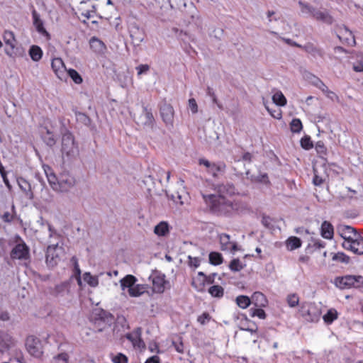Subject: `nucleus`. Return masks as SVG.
Listing matches in <instances>:
<instances>
[{"label": "nucleus", "instance_id": "obj_1", "mask_svg": "<svg viewBox=\"0 0 363 363\" xmlns=\"http://www.w3.org/2000/svg\"><path fill=\"white\" fill-rule=\"evenodd\" d=\"M203 199L210 211L218 216H230L240 208L238 201L230 200L225 196L208 194L203 196Z\"/></svg>", "mask_w": 363, "mask_h": 363}, {"label": "nucleus", "instance_id": "obj_2", "mask_svg": "<svg viewBox=\"0 0 363 363\" xmlns=\"http://www.w3.org/2000/svg\"><path fill=\"white\" fill-rule=\"evenodd\" d=\"M76 13L84 24L89 25V23L92 24L98 23L96 7L89 0L81 1L77 7Z\"/></svg>", "mask_w": 363, "mask_h": 363}, {"label": "nucleus", "instance_id": "obj_3", "mask_svg": "<svg viewBox=\"0 0 363 363\" xmlns=\"http://www.w3.org/2000/svg\"><path fill=\"white\" fill-rule=\"evenodd\" d=\"M335 286L340 289L359 288L363 285V277L355 275H345L335 279Z\"/></svg>", "mask_w": 363, "mask_h": 363}, {"label": "nucleus", "instance_id": "obj_4", "mask_svg": "<svg viewBox=\"0 0 363 363\" xmlns=\"http://www.w3.org/2000/svg\"><path fill=\"white\" fill-rule=\"evenodd\" d=\"M61 151L63 155L72 157L78 154V147L75 143L74 135L69 131L63 133L62 137Z\"/></svg>", "mask_w": 363, "mask_h": 363}, {"label": "nucleus", "instance_id": "obj_5", "mask_svg": "<svg viewBox=\"0 0 363 363\" xmlns=\"http://www.w3.org/2000/svg\"><path fill=\"white\" fill-rule=\"evenodd\" d=\"M149 279L152 282V289L155 293L162 294L164 291L166 284H168L164 274L155 271L152 273Z\"/></svg>", "mask_w": 363, "mask_h": 363}, {"label": "nucleus", "instance_id": "obj_6", "mask_svg": "<svg viewBox=\"0 0 363 363\" xmlns=\"http://www.w3.org/2000/svg\"><path fill=\"white\" fill-rule=\"evenodd\" d=\"M301 312L302 316L308 322H317L319 320L320 311L313 303H302Z\"/></svg>", "mask_w": 363, "mask_h": 363}, {"label": "nucleus", "instance_id": "obj_7", "mask_svg": "<svg viewBox=\"0 0 363 363\" xmlns=\"http://www.w3.org/2000/svg\"><path fill=\"white\" fill-rule=\"evenodd\" d=\"M49 181L51 185H52V188L54 189L59 190L60 191H68L75 184L74 178L68 174H61L57 181V184H55V182L52 183L50 179Z\"/></svg>", "mask_w": 363, "mask_h": 363}, {"label": "nucleus", "instance_id": "obj_8", "mask_svg": "<svg viewBox=\"0 0 363 363\" xmlns=\"http://www.w3.org/2000/svg\"><path fill=\"white\" fill-rule=\"evenodd\" d=\"M26 346L30 355L37 358H40L42 356V346L38 338L33 335L28 336L26 340Z\"/></svg>", "mask_w": 363, "mask_h": 363}, {"label": "nucleus", "instance_id": "obj_9", "mask_svg": "<svg viewBox=\"0 0 363 363\" xmlns=\"http://www.w3.org/2000/svg\"><path fill=\"white\" fill-rule=\"evenodd\" d=\"M29 256V247L24 242L16 245L10 253L12 259H27Z\"/></svg>", "mask_w": 363, "mask_h": 363}, {"label": "nucleus", "instance_id": "obj_10", "mask_svg": "<svg viewBox=\"0 0 363 363\" xmlns=\"http://www.w3.org/2000/svg\"><path fill=\"white\" fill-rule=\"evenodd\" d=\"M337 35L342 43L345 45L354 46L356 43L354 35L352 32L345 26H340L337 28Z\"/></svg>", "mask_w": 363, "mask_h": 363}, {"label": "nucleus", "instance_id": "obj_11", "mask_svg": "<svg viewBox=\"0 0 363 363\" xmlns=\"http://www.w3.org/2000/svg\"><path fill=\"white\" fill-rule=\"evenodd\" d=\"M342 247L357 255H363V238L359 235L351 242H344Z\"/></svg>", "mask_w": 363, "mask_h": 363}, {"label": "nucleus", "instance_id": "obj_12", "mask_svg": "<svg viewBox=\"0 0 363 363\" xmlns=\"http://www.w3.org/2000/svg\"><path fill=\"white\" fill-rule=\"evenodd\" d=\"M125 337L131 342L135 348L143 349L145 347V344L142 339L141 328H137L131 333H127Z\"/></svg>", "mask_w": 363, "mask_h": 363}, {"label": "nucleus", "instance_id": "obj_13", "mask_svg": "<svg viewBox=\"0 0 363 363\" xmlns=\"http://www.w3.org/2000/svg\"><path fill=\"white\" fill-rule=\"evenodd\" d=\"M51 67L57 78L61 80L65 79L67 69L62 58H53L51 62Z\"/></svg>", "mask_w": 363, "mask_h": 363}, {"label": "nucleus", "instance_id": "obj_14", "mask_svg": "<svg viewBox=\"0 0 363 363\" xmlns=\"http://www.w3.org/2000/svg\"><path fill=\"white\" fill-rule=\"evenodd\" d=\"M3 39L6 45L9 46V48L5 49L6 54L10 57H14L13 49L16 44L14 33L11 30H5L3 34Z\"/></svg>", "mask_w": 363, "mask_h": 363}, {"label": "nucleus", "instance_id": "obj_15", "mask_svg": "<svg viewBox=\"0 0 363 363\" xmlns=\"http://www.w3.org/2000/svg\"><path fill=\"white\" fill-rule=\"evenodd\" d=\"M337 230L338 234L345 240V242H351L359 235L355 228L349 225H340Z\"/></svg>", "mask_w": 363, "mask_h": 363}, {"label": "nucleus", "instance_id": "obj_16", "mask_svg": "<svg viewBox=\"0 0 363 363\" xmlns=\"http://www.w3.org/2000/svg\"><path fill=\"white\" fill-rule=\"evenodd\" d=\"M59 248L57 245H49L46 251V262L50 267L57 265L60 260V255L57 252Z\"/></svg>", "mask_w": 363, "mask_h": 363}, {"label": "nucleus", "instance_id": "obj_17", "mask_svg": "<svg viewBox=\"0 0 363 363\" xmlns=\"http://www.w3.org/2000/svg\"><path fill=\"white\" fill-rule=\"evenodd\" d=\"M307 9H308V11L311 13L313 18H314L315 20L327 24L333 23V18L328 12L316 10L314 8L309 6H307Z\"/></svg>", "mask_w": 363, "mask_h": 363}, {"label": "nucleus", "instance_id": "obj_18", "mask_svg": "<svg viewBox=\"0 0 363 363\" xmlns=\"http://www.w3.org/2000/svg\"><path fill=\"white\" fill-rule=\"evenodd\" d=\"M160 114L163 121L166 124H172L174 119V108L169 104H164L160 107Z\"/></svg>", "mask_w": 363, "mask_h": 363}, {"label": "nucleus", "instance_id": "obj_19", "mask_svg": "<svg viewBox=\"0 0 363 363\" xmlns=\"http://www.w3.org/2000/svg\"><path fill=\"white\" fill-rule=\"evenodd\" d=\"M219 238L222 250H229L230 252H235L238 250L237 243L230 241V237L229 235L223 233L220 235Z\"/></svg>", "mask_w": 363, "mask_h": 363}, {"label": "nucleus", "instance_id": "obj_20", "mask_svg": "<svg viewBox=\"0 0 363 363\" xmlns=\"http://www.w3.org/2000/svg\"><path fill=\"white\" fill-rule=\"evenodd\" d=\"M206 284V274L202 272H198L196 277L192 279L191 286L194 288L197 291L202 292L205 290V286Z\"/></svg>", "mask_w": 363, "mask_h": 363}, {"label": "nucleus", "instance_id": "obj_21", "mask_svg": "<svg viewBox=\"0 0 363 363\" xmlns=\"http://www.w3.org/2000/svg\"><path fill=\"white\" fill-rule=\"evenodd\" d=\"M236 194L235 186L233 184L227 183L219 184L217 186V195L232 196Z\"/></svg>", "mask_w": 363, "mask_h": 363}, {"label": "nucleus", "instance_id": "obj_22", "mask_svg": "<svg viewBox=\"0 0 363 363\" xmlns=\"http://www.w3.org/2000/svg\"><path fill=\"white\" fill-rule=\"evenodd\" d=\"M301 49L303 50L307 53L310 54L313 57H323L324 52L322 49L318 48L312 43H308L302 45Z\"/></svg>", "mask_w": 363, "mask_h": 363}, {"label": "nucleus", "instance_id": "obj_23", "mask_svg": "<svg viewBox=\"0 0 363 363\" xmlns=\"http://www.w3.org/2000/svg\"><path fill=\"white\" fill-rule=\"evenodd\" d=\"M320 235L321 236L327 240H332L334 236V228L333 225L327 220L322 223L320 227Z\"/></svg>", "mask_w": 363, "mask_h": 363}, {"label": "nucleus", "instance_id": "obj_24", "mask_svg": "<svg viewBox=\"0 0 363 363\" xmlns=\"http://www.w3.org/2000/svg\"><path fill=\"white\" fill-rule=\"evenodd\" d=\"M18 184L20 189L23 191L25 196L29 200L33 199V193L30 183L24 178L21 177L18 179Z\"/></svg>", "mask_w": 363, "mask_h": 363}, {"label": "nucleus", "instance_id": "obj_25", "mask_svg": "<svg viewBox=\"0 0 363 363\" xmlns=\"http://www.w3.org/2000/svg\"><path fill=\"white\" fill-rule=\"evenodd\" d=\"M142 117L143 118V124L146 126L153 127L155 124V118L152 109L147 106H143Z\"/></svg>", "mask_w": 363, "mask_h": 363}, {"label": "nucleus", "instance_id": "obj_26", "mask_svg": "<svg viewBox=\"0 0 363 363\" xmlns=\"http://www.w3.org/2000/svg\"><path fill=\"white\" fill-rule=\"evenodd\" d=\"M32 16L33 19V25L35 26L37 31L42 35H48V33L44 27L43 21L40 18L39 14L35 9L32 11Z\"/></svg>", "mask_w": 363, "mask_h": 363}, {"label": "nucleus", "instance_id": "obj_27", "mask_svg": "<svg viewBox=\"0 0 363 363\" xmlns=\"http://www.w3.org/2000/svg\"><path fill=\"white\" fill-rule=\"evenodd\" d=\"M252 303L257 307H264L267 304L265 296L259 291L255 292L252 296Z\"/></svg>", "mask_w": 363, "mask_h": 363}, {"label": "nucleus", "instance_id": "obj_28", "mask_svg": "<svg viewBox=\"0 0 363 363\" xmlns=\"http://www.w3.org/2000/svg\"><path fill=\"white\" fill-rule=\"evenodd\" d=\"M302 242L301 239L296 236L289 237L286 241V247L288 250L293 251L301 247Z\"/></svg>", "mask_w": 363, "mask_h": 363}, {"label": "nucleus", "instance_id": "obj_29", "mask_svg": "<svg viewBox=\"0 0 363 363\" xmlns=\"http://www.w3.org/2000/svg\"><path fill=\"white\" fill-rule=\"evenodd\" d=\"M137 281V279L135 276L131 274H128L121 279V286L122 290H125V289H130L133 285H135Z\"/></svg>", "mask_w": 363, "mask_h": 363}, {"label": "nucleus", "instance_id": "obj_30", "mask_svg": "<svg viewBox=\"0 0 363 363\" xmlns=\"http://www.w3.org/2000/svg\"><path fill=\"white\" fill-rule=\"evenodd\" d=\"M169 232V227L167 222L161 221L154 229V233L158 236H165Z\"/></svg>", "mask_w": 363, "mask_h": 363}, {"label": "nucleus", "instance_id": "obj_31", "mask_svg": "<svg viewBox=\"0 0 363 363\" xmlns=\"http://www.w3.org/2000/svg\"><path fill=\"white\" fill-rule=\"evenodd\" d=\"M250 179L253 183H259L268 186H271V182L267 173H259L257 176L253 175L251 177Z\"/></svg>", "mask_w": 363, "mask_h": 363}, {"label": "nucleus", "instance_id": "obj_32", "mask_svg": "<svg viewBox=\"0 0 363 363\" xmlns=\"http://www.w3.org/2000/svg\"><path fill=\"white\" fill-rule=\"evenodd\" d=\"M338 318V313L336 309L330 308L327 313L323 316L324 322L327 325L332 324Z\"/></svg>", "mask_w": 363, "mask_h": 363}, {"label": "nucleus", "instance_id": "obj_33", "mask_svg": "<svg viewBox=\"0 0 363 363\" xmlns=\"http://www.w3.org/2000/svg\"><path fill=\"white\" fill-rule=\"evenodd\" d=\"M145 289L143 284H135L128 290V292L130 297H138L145 293Z\"/></svg>", "mask_w": 363, "mask_h": 363}, {"label": "nucleus", "instance_id": "obj_34", "mask_svg": "<svg viewBox=\"0 0 363 363\" xmlns=\"http://www.w3.org/2000/svg\"><path fill=\"white\" fill-rule=\"evenodd\" d=\"M29 55L33 61L38 62L43 57V50L38 45H32L29 50Z\"/></svg>", "mask_w": 363, "mask_h": 363}, {"label": "nucleus", "instance_id": "obj_35", "mask_svg": "<svg viewBox=\"0 0 363 363\" xmlns=\"http://www.w3.org/2000/svg\"><path fill=\"white\" fill-rule=\"evenodd\" d=\"M212 297L220 298L224 295V289L220 285H213L208 289Z\"/></svg>", "mask_w": 363, "mask_h": 363}, {"label": "nucleus", "instance_id": "obj_36", "mask_svg": "<svg viewBox=\"0 0 363 363\" xmlns=\"http://www.w3.org/2000/svg\"><path fill=\"white\" fill-rule=\"evenodd\" d=\"M225 167L226 166L224 162H212L211 166L208 172L211 174L213 177H216L218 176V173L219 172H223L225 169Z\"/></svg>", "mask_w": 363, "mask_h": 363}, {"label": "nucleus", "instance_id": "obj_37", "mask_svg": "<svg viewBox=\"0 0 363 363\" xmlns=\"http://www.w3.org/2000/svg\"><path fill=\"white\" fill-rule=\"evenodd\" d=\"M273 102L279 106L286 105L287 100L281 91H277L272 96Z\"/></svg>", "mask_w": 363, "mask_h": 363}, {"label": "nucleus", "instance_id": "obj_38", "mask_svg": "<svg viewBox=\"0 0 363 363\" xmlns=\"http://www.w3.org/2000/svg\"><path fill=\"white\" fill-rule=\"evenodd\" d=\"M332 260L336 262L340 263H349L350 258L348 255L342 252H338L337 253H331Z\"/></svg>", "mask_w": 363, "mask_h": 363}, {"label": "nucleus", "instance_id": "obj_39", "mask_svg": "<svg viewBox=\"0 0 363 363\" xmlns=\"http://www.w3.org/2000/svg\"><path fill=\"white\" fill-rule=\"evenodd\" d=\"M66 73L75 84H81L82 83L83 79L77 70L74 69H69Z\"/></svg>", "mask_w": 363, "mask_h": 363}, {"label": "nucleus", "instance_id": "obj_40", "mask_svg": "<svg viewBox=\"0 0 363 363\" xmlns=\"http://www.w3.org/2000/svg\"><path fill=\"white\" fill-rule=\"evenodd\" d=\"M315 149L320 157L324 158L327 155L328 149L323 141H318L315 143Z\"/></svg>", "mask_w": 363, "mask_h": 363}, {"label": "nucleus", "instance_id": "obj_41", "mask_svg": "<svg viewBox=\"0 0 363 363\" xmlns=\"http://www.w3.org/2000/svg\"><path fill=\"white\" fill-rule=\"evenodd\" d=\"M209 262L213 265H219L223 262V257L220 253L211 252L209 254Z\"/></svg>", "mask_w": 363, "mask_h": 363}, {"label": "nucleus", "instance_id": "obj_42", "mask_svg": "<svg viewBox=\"0 0 363 363\" xmlns=\"http://www.w3.org/2000/svg\"><path fill=\"white\" fill-rule=\"evenodd\" d=\"M236 303L239 307L246 308L250 305L251 300L248 296L241 295L236 298Z\"/></svg>", "mask_w": 363, "mask_h": 363}, {"label": "nucleus", "instance_id": "obj_43", "mask_svg": "<svg viewBox=\"0 0 363 363\" xmlns=\"http://www.w3.org/2000/svg\"><path fill=\"white\" fill-rule=\"evenodd\" d=\"M301 146L303 149L308 150L313 147V143L309 135L303 136L300 141Z\"/></svg>", "mask_w": 363, "mask_h": 363}, {"label": "nucleus", "instance_id": "obj_44", "mask_svg": "<svg viewBox=\"0 0 363 363\" xmlns=\"http://www.w3.org/2000/svg\"><path fill=\"white\" fill-rule=\"evenodd\" d=\"M303 128V125L299 118H294L290 123V129L293 133H300Z\"/></svg>", "mask_w": 363, "mask_h": 363}, {"label": "nucleus", "instance_id": "obj_45", "mask_svg": "<svg viewBox=\"0 0 363 363\" xmlns=\"http://www.w3.org/2000/svg\"><path fill=\"white\" fill-rule=\"evenodd\" d=\"M286 301L291 308H294L298 305L299 296L297 294H290L286 297Z\"/></svg>", "mask_w": 363, "mask_h": 363}, {"label": "nucleus", "instance_id": "obj_46", "mask_svg": "<svg viewBox=\"0 0 363 363\" xmlns=\"http://www.w3.org/2000/svg\"><path fill=\"white\" fill-rule=\"evenodd\" d=\"M314 177L313 179V184L315 186H320L325 182V177L320 175L318 171L315 167H313Z\"/></svg>", "mask_w": 363, "mask_h": 363}, {"label": "nucleus", "instance_id": "obj_47", "mask_svg": "<svg viewBox=\"0 0 363 363\" xmlns=\"http://www.w3.org/2000/svg\"><path fill=\"white\" fill-rule=\"evenodd\" d=\"M83 279L89 285L96 286L98 284V279L92 276L89 272H85L83 275Z\"/></svg>", "mask_w": 363, "mask_h": 363}, {"label": "nucleus", "instance_id": "obj_48", "mask_svg": "<svg viewBox=\"0 0 363 363\" xmlns=\"http://www.w3.org/2000/svg\"><path fill=\"white\" fill-rule=\"evenodd\" d=\"M233 272H239L243 269V265L239 259H233L229 265Z\"/></svg>", "mask_w": 363, "mask_h": 363}, {"label": "nucleus", "instance_id": "obj_49", "mask_svg": "<svg viewBox=\"0 0 363 363\" xmlns=\"http://www.w3.org/2000/svg\"><path fill=\"white\" fill-rule=\"evenodd\" d=\"M250 315L252 317L257 316L260 319H265L266 313L265 311L262 308H250Z\"/></svg>", "mask_w": 363, "mask_h": 363}, {"label": "nucleus", "instance_id": "obj_50", "mask_svg": "<svg viewBox=\"0 0 363 363\" xmlns=\"http://www.w3.org/2000/svg\"><path fill=\"white\" fill-rule=\"evenodd\" d=\"M46 133L47 135L44 137V141L48 146L52 147L55 144L54 135L52 132L48 128L46 129Z\"/></svg>", "mask_w": 363, "mask_h": 363}, {"label": "nucleus", "instance_id": "obj_51", "mask_svg": "<svg viewBox=\"0 0 363 363\" xmlns=\"http://www.w3.org/2000/svg\"><path fill=\"white\" fill-rule=\"evenodd\" d=\"M316 86L320 89L326 96H329V94H334V92L330 91L328 87L319 79H318V82L315 84Z\"/></svg>", "mask_w": 363, "mask_h": 363}, {"label": "nucleus", "instance_id": "obj_52", "mask_svg": "<svg viewBox=\"0 0 363 363\" xmlns=\"http://www.w3.org/2000/svg\"><path fill=\"white\" fill-rule=\"evenodd\" d=\"M128 357L122 353H118L112 358L113 363H128Z\"/></svg>", "mask_w": 363, "mask_h": 363}, {"label": "nucleus", "instance_id": "obj_53", "mask_svg": "<svg viewBox=\"0 0 363 363\" xmlns=\"http://www.w3.org/2000/svg\"><path fill=\"white\" fill-rule=\"evenodd\" d=\"M69 284L66 282L61 283L59 285H57L53 293L55 295L60 294L63 291L67 289Z\"/></svg>", "mask_w": 363, "mask_h": 363}, {"label": "nucleus", "instance_id": "obj_54", "mask_svg": "<svg viewBox=\"0 0 363 363\" xmlns=\"http://www.w3.org/2000/svg\"><path fill=\"white\" fill-rule=\"evenodd\" d=\"M211 319V316L208 313L204 312L201 315H199L197 318V321L201 324L204 325L207 322H208Z\"/></svg>", "mask_w": 363, "mask_h": 363}, {"label": "nucleus", "instance_id": "obj_55", "mask_svg": "<svg viewBox=\"0 0 363 363\" xmlns=\"http://www.w3.org/2000/svg\"><path fill=\"white\" fill-rule=\"evenodd\" d=\"M189 265L190 267L197 268L201 264V259L199 257H192L189 256Z\"/></svg>", "mask_w": 363, "mask_h": 363}, {"label": "nucleus", "instance_id": "obj_56", "mask_svg": "<svg viewBox=\"0 0 363 363\" xmlns=\"http://www.w3.org/2000/svg\"><path fill=\"white\" fill-rule=\"evenodd\" d=\"M189 107L192 113H196L198 112V105L195 99L191 98L189 99Z\"/></svg>", "mask_w": 363, "mask_h": 363}, {"label": "nucleus", "instance_id": "obj_57", "mask_svg": "<svg viewBox=\"0 0 363 363\" xmlns=\"http://www.w3.org/2000/svg\"><path fill=\"white\" fill-rule=\"evenodd\" d=\"M312 246L315 249L324 248L325 247V242L320 239H315L312 240Z\"/></svg>", "mask_w": 363, "mask_h": 363}, {"label": "nucleus", "instance_id": "obj_58", "mask_svg": "<svg viewBox=\"0 0 363 363\" xmlns=\"http://www.w3.org/2000/svg\"><path fill=\"white\" fill-rule=\"evenodd\" d=\"M266 108L268 111V112L269 113V114L273 118H274L276 119H281V118L282 113H281V111L280 109L272 111L268 107H266Z\"/></svg>", "mask_w": 363, "mask_h": 363}, {"label": "nucleus", "instance_id": "obj_59", "mask_svg": "<svg viewBox=\"0 0 363 363\" xmlns=\"http://www.w3.org/2000/svg\"><path fill=\"white\" fill-rule=\"evenodd\" d=\"M136 69L138 71V74L140 75L147 72L150 69V66L148 65H140L136 67Z\"/></svg>", "mask_w": 363, "mask_h": 363}, {"label": "nucleus", "instance_id": "obj_60", "mask_svg": "<svg viewBox=\"0 0 363 363\" xmlns=\"http://www.w3.org/2000/svg\"><path fill=\"white\" fill-rule=\"evenodd\" d=\"M281 39L289 45H291L293 47H296L298 48H302L301 45L296 43L295 41H293L292 40H291L289 38H281Z\"/></svg>", "mask_w": 363, "mask_h": 363}, {"label": "nucleus", "instance_id": "obj_61", "mask_svg": "<svg viewBox=\"0 0 363 363\" xmlns=\"http://www.w3.org/2000/svg\"><path fill=\"white\" fill-rule=\"evenodd\" d=\"M74 272H75V275H76L78 284L80 285L82 283L81 277H80L81 271H80V269H79V267L77 262H76L75 265H74Z\"/></svg>", "mask_w": 363, "mask_h": 363}, {"label": "nucleus", "instance_id": "obj_62", "mask_svg": "<svg viewBox=\"0 0 363 363\" xmlns=\"http://www.w3.org/2000/svg\"><path fill=\"white\" fill-rule=\"evenodd\" d=\"M145 363H160V359L157 355L148 358Z\"/></svg>", "mask_w": 363, "mask_h": 363}, {"label": "nucleus", "instance_id": "obj_63", "mask_svg": "<svg viewBox=\"0 0 363 363\" xmlns=\"http://www.w3.org/2000/svg\"><path fill=\"white\" fill-rule=\"evenodd\" d=\"M199 164L200 165H204L206 168H208L209 169L211 166L212 162H210L208 160L202 158V159H199Z\"/></svg>", "mask_w": 363, "mask_h": 363}, {"label": "nucleus", "instance_id": "obj_64", "mask_svg": "<svg viewBox=\"0 0 363 363\" xmlns=\"http://www.w3.org/2000/svg\"><path fill=\"white\" fill-rule=\"evenodd\" d=\"M15 359L18 363H26V360H25V358L23 357V353L21 352H20L19 353L16 354Z\"/></svg>", "mask_w": 363, "mask_h": 363}]
</instances>
